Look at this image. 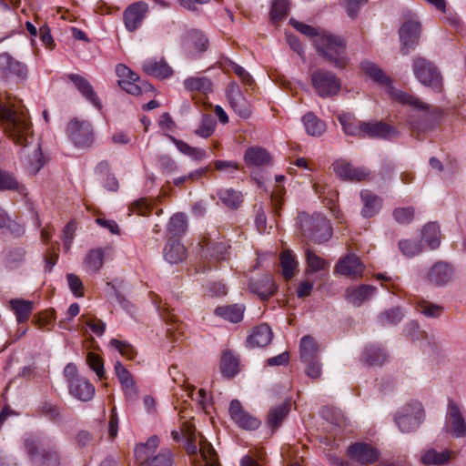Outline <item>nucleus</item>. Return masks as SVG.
Wrapping results in <instances>:
<instances>
[{
  "mask_svg": "<svg viewBox=\"0 0 466 466\" xmlns=\"http://www.w3.org/2000/svg\"><path fill=\"white\" fill-rule=\"evenodd\" d=\"M362 71L369 76L374 82L380 86H384L388 89L390 97L403 105H410L419 109H426L428 106L419 98L404 93L400 90L395 89L390 84L391 80L385 73L374 63L370 61H363L361 63Z\"/></svg>",
  "mask_w": 466,
  "mask_h": 466,
  "instance_id": "f03ea898",
  "label": "nucleus"
},
{
  "mask_svg": "<svg viewBox=\"0 0 466 466\" xmlns=\"http://www.w3.org/2000/svg\"><path fill=\"white\" fill-rule=\"evenodd\" d=\"M314 45L319 56L335 67L342 68L347 65L346 44L341 37L322 34L314 39Z\"/></svg>",
  "mask_w": 466,
  "mask_h": 466,
  "instance_id": "7ed1b4c3",
  "label": "nucleus"
},
{
  "mask_svg": "<svg viewBox=\"0 0 466 466\" xmlns=\"http://www.w3.org/2000/svg\"><path fill=\"white\" fill-rule=\"evenodd\" d=\"M299 222L303 236L317 243H322L329 239L332 229L329 221L321 214L299 215Z\"/></svg>",
  "mask_w": 466,
  "mask_h": 466,
  "instance_id": "20e7f679",
  "label": "nucleus"
},
{
  "mask_svg": "<svg viewBox=\"0 0 466 466\" xmlns=\"http://www.w3.org/2000/svg\"><path fill=\"white\" fill-rule=\"evenodd\" d=\"M413 73L416 78L424 86L436 91L442 88V76L436 66L422 57L415 58L412 66Z\"/></svg>",
  "mask_w": 466,
  "mask_h": 466,
  "instance_id": "423d86ee",
  "label": "nucleus"
},
{
  "mask_svg": "<svg viewBox=\"0 0 466 466\" xmlns=\"http://www.w3.org/2000/svg\"><path fill=\"white\" fill-rule=\"evenodd\" d=\"M311 84L317 94L324 98L338 95L341 87V82L334 73L321 68L311 74Z\"/></svg>",
  "mask_w": 466,
  "mask_h": 466,
  "instance_id": "0eeeda50",
  "label": "nucleus"
},
{
  "mask_svg": "<svg viewBox=\"0 0 466 466\" xmlns=\"http://www.w3.org/2000/svg\"><path fill=\"white\" fill-rule=\"evenodd\" d=\"M25 448L35 466H59L60 456L56 451L42 449L39 451L37 441L33 437L25 440Z\"/></svg>",
  "mask_w": 466,
  "mask_h": 466,
  "instance_id": "1a4fd4ad",
  "label": "nucleus"
},
{
  "mask_svg": "<svg viewBox=\"0 0 466 466\" xmlns=\"http://www.w3.org/2000/svg\"><path fill=\"white\" fill-rule=\"evenodd\" d=\"M360 198L363 203L361 209L362 217L365 218L374 217L381 208V198L367 189L361 190Z\"/></svg>",
  "mask_w": 466,
  "mask_h": 466,
  "instance_id": "c85d7f7f",
  "label": "nucleus"
},
{
  "mask_svg": "<svg viewBox=\"0 0 466 466\" xmlns=\"http://www.w3.org/2000/svg\"><path fill=\"white\" fill-rule=\"evenodd\" d=\"M116 73L118 77V85L128 94L139 96L152 89L150 84L141 82L139 76L123 64L116 66Z\"/></svg>",
  "mask_w": 466,
  "mask_h": 466,
  "instance_id": "6e6552de",
  "label": "nucleus"
},
{
  "mask_svg": "<svg viewBox=\"0 0 466 466\" xmlns=\"http://www.w3.org/2000/svg\"><path fill=\"white\" fill-rule=\"evenodd\" d=\"M446 425L448 431L455 438H461L466 435V422L461 414L459 405L452 400H449L448 411L446 415Z\"/></svg>",
  "mask_w": 466,
  "mask_h": 466,
  "instance_id": "2eb2a0df",
  "label": "nucleus"
},
{
  "mask_svg": "<svg viewBox=\"0 0 466 466\" xmlns=\"http://www.w3.org/2000/svg\"><path fill=\"white\" fill-rule=\"evenodd\" d=\"M144 461L147 463V466H172L174 454L169 448H162L157 454L147 456Z\"/></svg>",
  "mask_w": 466,
  "mask_h": 466,
  "instance_id": "c03bdc74",
  "label": "nucleus"
},
{
  "mask_svg": "<svg viewBox=\"0 0 466 466\" xmlns=\"http://www.w3.org/2000/svg\"><path fill=\"white\" fill-rule=\"evenodd\" d=\"M0 120L5 132L16 145L28 147L33 140V126L22 101L0 96Z\"/></svg>",
  "mask_w": 466,
  "mask_h": 466,
  "instance_id": "f257e3e1",
  "label": "nucleus"
},
{
  "mask_svg": "<svg viewBox=\"0 0 466 466\" xmlns=\"http://www.w3.org/2000/svg\"><path fill=\"white\" fill-rule=\"evenodd\" d=\"M202 248L203 257L208 264V268H216L215 263L228 258L229 246L224 240L204 239Z\"/></svg>",
  "mask_w": 466,
  "mask_h": 466,
  "instance_id": "ddd939ff",
  "label": "nucleus"
},
{
  "mask_svg": "<svg viewBox=\"0 0 466 466\" xmlns=\"http://www.w3.org/2000/svg\"><path fill=\"white\" fill-rule=\"evenodd\" d=\"M403 315L400 308H394L380 314L379 320L382 325L396 324L402 319Z\"/></svg>",
  "mask_w": 466,
  "mask_h": 466,
  "instance_id": "338daca9",
  "label": "nucleus"
},
{
  "mask_svg": "<svg viewBox=\"0 0 466 466\" xmlns=\"http://www.w3.org/2000/svg\"><path fill=\"white\" fill-rule=\"evenodd\" d=\"M349 455L361 464L372 463L379 458L378 451L370 444L357 442L350 446Z\"/></svg>",
  "mask_w": 466,
  "mask_h": 466,
  "instance_id": "a211bd4d",
  "label": "nucleus"
},
{
  "mask_svg": "<svg viewBox=\"0 0 466 466\" xmlns=\"http://www.w3.org/2000/svg\"><path fill=\"white\" fill-rule=\"evenodd\" d=\"M249 289L252 292L258 294L261 299H268L277 289L270 275H265L259 279L252 280L249 283Z\"/></svg>",
  "mask_w": 466,
  "mask_h": 466,
  "instance_id": "7c9ffc66",
  "label": "nucleus"
},
{
  "mask_svg": "<svg viewBox=\"0 0 466 466\" xmlns=\"http://www.w3.org/2000/svg\"><path fill=\"white\" fill-rule=\"evenodd\" d=\"M67 134L76 147H90L95 140L93 126L86 120H71L67 126Z\"/></svg>",
  "mask_w": 466,
  "mask_h": 466,
  "instance_id": "9b49d317",
  "label": "nucleus"
},
{
  "mask_svg": "<svg viewBox=\"0 0 466 466\" xmlns=\"http://www.w3.org/2000/svg\"><path fill=\"white\" fill-rule=\"evenodd\" d=\"M164 258L171 264L182 262L187 258V250L177 238H169L163 250Z\"/></svg>",
  "mask_w": 466,
  "mask_h": 466,
  "instance_id": "bb28decb",
  "label": "nucleus"
},
{
  "mask_svg": "<svg viewBox=\"0 0 466 466\" xmlns=\"http://www.w3.org/2000/svg\"><path fill=\"white\" fill-rule=\"evenodd\" d=\"M147 11L145 3L137 2L129 5L124 12L125 25L128 31H134L141 25Z\"/></svg>",
  "mask_w": 466,
  "mask_h": 466,
  "instance_id": "4be33fe9",
  "label": "nucleus"
},
{
  "mask_svg": "<svg viewBox=\"0 0 466 466\" xmlns=\"http://www.w3.org/2000/svg\"><path fill=\"white\" fill-rule=\"evenodd\" d=\"M306 132L312 137H319L326 130V125L314 114L307 113L302 118Z\"/></svg>",
  "mask_w": 466,
  "mask_h": 466,
  "instance_id": "ea45409f",
  "label": "nucleus"
},
{
  "mask_svg": "<svg viewBox=\"0 0 466 466\" xmlns=\"http://www.w3.org/2000/svg\"><path fill=\"white\" fill-rule=\"evenodd\" d=\"M187 217L183 213H177L171 217L168 225L167 232L170 235L169 238H177L187 231Z\"/></svg>",
  "mask_w": 466,
  "mask_h": 466,
  "instance_id": "4c0bfd02",
  "label": "nucleus"
},
{
  "mask_svg": "<svg viewBox=\"0 0 466 466\" xmlns=\"http://www.w3.org/2000/svg\"><path fill=\"white\" fill-rule=\"evenodd\" d=\"M142 67L147 75L157 78H167L173 73L171 67L163 59L159 61L154 58L147 59Z\"/></svg>",
  "mask_w": 466,
  "mask_h": 466,
  "instance_id": "2f4dec72",
  "label": "nucleus"
},
{
  "mask_svg": "<svg viewBox=\"0 0 466 466\" xmlns=\"http://www.w3.org/2000/svg\"><path fill=\"white\" fill-rule=\"evenodd\" d=\"M115 373L121 384V388L125 393L126 399L127 400H137V389L136 387L134 379L131 373L119 361H116L115 364Z\"/></svg>",
  "mask_w": 466,
  "mask_h": 466,
  "instance_id": "6ab92c4d",
  "label": "nucleus"
},
{
  "mask_svg": "<svg viewBox=\"0 0 466 466\" xmlns=\"http://www.w3.org/2000/svg\"><path fill=\"white\" fill-rule=\"evenodd\" d=\"M21 157L25 161V164L28 171L32 174L37 173L41 169V167L44 166L41 149L38 145H35L33 147L31 155L25 154V152H23V155Z\"/></svg>",
  "mask_w": 466,
  "mask_h": 466,
  "instance_id": "e433bc0d",
  "label": "nucleus"
},
{
  "mask_svg": "<svg viewBox=\"0 0 466 466\" xmlns=\"http://www.w3.org/2000/svg\"><path fill=\"white\" fill-rule=\"evenodd\" d=\"M362 136L375 138H390L396 135L395 129L383 122H362Z\"/></svg>",
  "mask_w": 466,
  "mask_h": 466,
  "instance_id": "b1692460",
  "label": "nucleus"
},
{
  "mask_svg": "<svg viewBox=\"0 0 466 466\" xmlns=\"http://www.w3.org/2000/svg\"><path fill=\"white\" fill-rule=\"evenodd\" d=\"M229 414L233 421L243 430L253 431L260 425V420L245 410L238 400L230 402Z\"/></svg>",
  "mask_w": 466,
  "mask_h": 466,
  "instance_id": "dca6fc26",
  "label": "nucleus"
},
{
  "mask_svg": "<svg viewBox=\"0 0 466 466\" xmlns=\"http://www.w3.org/2000/svg\"><path fill=\"white\" fill-rule=\"evenodd\" d=\"M335 175L343 181L362 182L370 177V171L365 167H355L346 159H338L331 165Z\"/></svg>",
  "mask_w": 466,
  "mask_h": 466,
  "instance_id": "9d476101",
  "label": "nucleus"
},
{
  "mask_svg": "<svg viewBox=\"0 0 466 466\" xmlns=\"http://www.w3.org/2000/svg\"><path fill=\"white\" fill-rule=\"evenodd\" d=\"M424 419L422 405L418 401H412L402 406L398 411L395 421L404 433L416 431Z\"/></svg>",
  "mask_w": 466,
  "mask_h": 466,
  "instance_id": "39448f33",
  "label": "nucleus"
},
{
  "mask_svg": "<svg viewBox=\"0 0 466 466\" xmlns=\"http://www.w3.org/2000/svg\"><path fill=\"white\" fill-rule=\"evenodd\" d=\"M96 172L100 175H106V179L104 182V187L110 191H116L118 188V182L116 177L109 173V165L106 161L100 162L96 168Z\"/></svg>",
  "mask_w": 466,
  "mask_h": 466,
  "instance_id": "6e6d98bb",
  "label": "nucleus"
},
{
  "mask_svg": "<svg viewBox=\"0 0 466 466\" xmlns=\"http://www.w3.org/2000/svg\"><path fill=\"white\" fill-rule=\"evenodd\" d=\"M282 275L285 279H290L298 268L299 262L290 250H285L280 255Z\"/></svg>",
  "mask_w": 466,
  "mask_h": 466,
  "instance_id": "79ce46f5",
  "label": "nucleus"
},
{
  "mask_svg": "<svg viewBox=\"0 0 466 466\" xmlns=\"http://www.w3.org/2000/svg\"><path fill=\"white\" fill-rule=\"evenodd\" d=\"M10 307L16 316L19 323L26 321L34 309V303L23 299L10 300Z\"/></svg>",
  "mask_w": 466,
  "mask_h": 466,
  "instance_id": "72a5a7b5",
  "label": "nucleus"
},
{
  "mask_svg": "<svg viewBox=\"0 0 466 466\" xmlns=\"http://www.w3.org/2000/svg\"><path fill=\"white\" fill-rule=\"evenodd\" d=\"M456 454V451L448 449L438 451L433 448H429L423 451L420 461L424 465L443 466L448 464L451 459L455 458Z\"/></svg>",
  "mask_w": 466,
  "mask_h": 466,
  "instance_id": "5701e85b",
  "label": "nucleus"
},
{
  "mask_svg": "<svg viewBox=\"0 0 466 466\" xmlns=\"http://www.w3.org/2000/svg\"><path fill=\"white\" fill-rule=\"evenodd\" d=\"M86 362L91 370H93L99 379L104 378L105 369L104 361L101 357L94 352H88L86 356Z\"/></svg>",
  "mask_w": 466,
  "mask_h": 466,
  "instance_id": "69168bd1",
  "label": "nucleus"
},
{
  "mask_svg": "<svg viewBox=\"0 0 466 466\" xmlns=\"http://www.w3.org/2000/svg\"><path fill=\"white\" fill-rule=\"evenodd\" d=\"M244 311V305L234 304L218 307L216 308L214 313L225 320L230 321L232 323H238L242 320Z\"/></svg>",
  "mask_w": 466,
  "mask_h": 466,
  "instance_id": "473e14b6",
  "label": "nucleus"
},
{
  "mask_svg": "<svg viewBox=\"0 0 466 466\" xmlns=\"http://www.w3.org/2000/svg\"><path fill=\"white\" fill-rule=\"evenodd\" d=\"M335 271L338 274L351 279H358L362 276L364 265L360 260L359 257L354 254H348L338 261Z\"/></svg>",
  "mask_w": 466,
  "mask_h": 466,
  "instance_id": "f3484780",
  "label": "nucleus"
},
{
  "mask_svg": "<svg viewBox=\"0 0 466 466\" xmlns=\"http://www.w3.org/2000/svg\"><path fill=\"white\" fill-rule=\"evenodd\" d=\"M300 359L303 362H309L317 359L318 345L310 336H304L300 340Z\"/></svg>",
  "mask_w": 466,
  "mask_h": 466,
  "instance_id": "37998d69",
  "label": "nucleus"
},
{
  "mask_svg": "<svg viewBox=\"0 0 466 466\" xmlns=\"http://www.w3.org/2000/svg\"><path fill=\"white\" fill-rule=\"evenodd\" d=\"M69 392L75 398L82 400H90L95 394L94 386L85 378L74 380L69 385Z\"/></svg>",
  "mask_w": 466,
  "mask_h": 466,
  "instance_id": "c756f323",
  "label": "nucleus"
},
{
  "mask_svg": "<svg viewBox=\"0 0 466 466\" xmlns=\"http://www.w3.org/2000/svg\"><path fill=\"white\" fill-rule=\"evenodd\" d=\"M25 189V187L20 185L12 174L0 170V190H16L24 193Z\"/></svg>",
  "mask_w": 466,
  "mask_h": 466,
  "instance_id": "603ef678",
  "label": "nucleus"
},
{
  "mask_svg": "<svg viewBox=\"0 0 466 466\" xmlns=\"http://www.w3.org/2000/svg\"><path fill=\"white\" fill-rule=\"evenodd\" d=\"M289 11V0H274L271 8V19L274 23H278L285 19Z\"/></svg>",
  "mask_w": 466,
  "mask_h": 466,
  "instance_id": "3c124183",
  "label": "nucleus"
},
{
  "mask_svg": "<svg viewBox=\"0 0 466 466\" xmlns=\"http://www.w3.org/2000/svg\"><path fill=\"white\" fill-rule=\"evenodd\" d=\"M244 159L248 166H262L269 162V155L264 148L250 147L247 149Z\"/></svg>",
  "mask_w": 466,
  "mask_h": 466,
  "instance_id": "58836bf2",
  "label": "nucleus"
},
{
  "mask_svg": "<svg viewBox=\"0 0 466 466\" xmlns=\"http://www.w3.org/2000/svg\"><path fill=\"white\" fill-rule=\"evenodd\" d=\"M453 268L446 262L434 264L427 273V280L436 286L447 284L453 277Z\"/></svg>",
  "mask_w": 466,
  "mask_h": 466,
  "instance_id": "412c9836",
  "label": "nucleus"
},
{
  "mask_svg": "<svg viewBox=\"0 0 466 466\" xmlns=\"http://www.w3.org/2000/svg\"><path fill=\"white\" fill-rule=\"evenodd\" d=\"M109 345L115 348L122 356L127 358L128 360H133L137 355L136 350L127 341L112 339L109 341Z\"/></svg>",
  "mask_w": 466,
  "mask_h": 466,
  "instance_id": "e2e57ef3",
  "label": "nucleus"
},
{
  "mask_svg": "<svg viewBox=\"0 0 466 466\" xmlns=\"http://www.w3.org/2000/svg\"><path fill=\"white\" fill-rule=\"evenodd\" d=\"M219 200L228 208H238L243 201L241 192L232 188H220L217 192Z\"/></svg>",
  "mask_w": 466,
  "mask_h": 466,
  "instance_id": "c9c22d12",
  "label": "nucleus"
},
{
  "mask_svg": "<svg viewBox=\"0 0 466 466\" xmlns=\"http://www.w3.org/2000/svg\"><path fill=\"white\" fill-rule=\"evenodd\" d=\"M387 358L384 350L379 346H370L366 349L364 360L370 365H380Z\"/></svg>",
  "mask_w": 466,
  "mask_h": 466,
  "instance_id": "8fccbe9b",
  "label": "nucleus"
},
{
  "mask_svg": "<svg viewBox=\"0 0 466 466\" xmlns=\"http://www.w3.org/2000/svg\"><path fill=\"white\" fill-rule=\"evenodd\" d=\"M0 71L4 75H13L21 80L27 77L26 66L13 58L8 53L0 54Z\"/></svg>",
  "mask_w": 466,
  "mask_h": 466,
  "instance_id": "aec40b11",
  "label": "nucleus"
},
{
  "mask_svg": "<svg viewBox=\"0 0 466 466\" xmlns=\"http://www.w3.org/2000/svg\"><path fill=\"white\" fill-rule=\"evenodd\" d=\"M69 78L87 101H89L96 108L99 110L102 108L98 96L91 84L86 79L76 74L69 75Z\"/></svg>",
  "mask_w": 466,
  "mask_h": 466,
  "instance_id": "393cba45",
  "label": "nucleus"
},
{
  "mask_svg": "<svg viewBox=\"0 0 466 466\" xmlns=\"http://www.w3.org/2000/svg\"><path fill=\"white\" fill-rule=\"evenodd\" d=\"M416 310L428 318H437L441 316L443 308L440 305L431 303L426 300H420L416 303Z\"/></svg>",
  "mask_w": 466,
  "mask_h": 466,
  "instance_id": "13d9d810",
  "label": "nucleus"
},
{
  "mask_svg": "<svg viewBox=\"0 0 466 466\" xmlns=\"http://www.w3.org/2000/svg\"><path fill=\"white\" fill-rule=\"evenodd\" d=\"M216 125V120L211 115H204L199 127L195 130V134L200 137L208 138L214 133Z\"/></svg>",
  "mask_w": 466,
  "mask_h": 466,
  "instance_id": "5fc2aeb1",
  "label": "nucleus"
},
{
  "mask_svg": "<svg viewBox=\"0 0 466 466\" xmlns=\"http://www.w3.org/2000/svg\"><path fill=\"white\" fill-rule=\"evenodd\" d=\"M375 288L370 285H360L358 287H350L346 289V300L357 307L368 300L375 292Z\"/></svg>",
  "mask_w": 466,
  "mask_h": 466,
  "instance_id": "a878e982",
  "label": "nucleus"
},
{
  "mask_svg": "<svg viewBox=\"0 0 466 466\" xmlns=\"http://www.w3.org/2000/svg\"><path fill=\"white\" fill-rule=\"evenodd\" d=\"M285 177L282 175L276 176L277 186L271 193V202L276 214L279 213L281 205V199L285 193V189L279 184L284 180Z\"/></svg>",
  "mask_w": 466,
  "mask_h": 466,
  "instance_id": "0e129e2a",
  "label": "nucleus"
},
{
  "mask_svg": "<svg viewBox=\"0 0 466 466\" xmlns=\"http://www.w3.org/2000/svg\"><path fill=\"white\" fill-rule=\"evenodd\" d=\"M399 248L406 257H414L422 250L421 244L416 240L404 239L399 242Z\"/></svg>",
  "mask_w": 466,
  "mask_h": 466,
  "instance_id": "680f3d73",
  "label": "nucleus"
},
{
  "mask_svg": "<svg viewBox=\"0 0 466 466\" xmlns=\"http://www.w3.org/2000/svg\"><path fill=\"white\" fill-rule=\"evenodd\" d=\"M187 43L192 45L198 51H206L208 47V40L203 33L198 30L190 31L187 35Z\"/></svg>",
  "mask_w": 466,
  "mask_h": 466,
  "instance_id": "052dcab7",
  "label": "nucleus"
},
{
  "mask_svg": "<svg viewBox=\"0 0 466 466\" xmlns=\"http://www.w3.org/2000/svg\"><path fill=\"white\" fill-rule=\"evenodd\" d=\"M422 238L431 249H435L441 243L440 227L436 223H429L422 229Z\"/></svg>",
  "mask_w": 466,
  "mask_h": 466,
  "instance_id": "de8ad7c7",
  "label": "nucleus"
},
{
  "mask_svg": "<svg viewBox=\"0 0 466 466\" xmlns=\"http://www.w3.org/2000/svg\"><path fill=\"white\" fill-rule=\"evenodd\" d=\"M232 109L242 118H248L251 115V107L243 95L238 96L228 101Z\"/></svg>",
  "mask_w": 466,
  "mask_h": 466,
  "instance_id": "864d4df0",
  "label": "nucleus"
},
{
  "mask_svg": "<svg viewBox=\"0 0 466 466\" xmlns=\"http://www.w3.org/2000/svg\"><path fill=\"white\" fill-rule=\"evenodd\" d=\"M185 88L190 92L208 94L212 90L211 81L206 76H192L185 79Z\"/></svg>",
  "mask_w": 466,
  "mask_h": 466,
  "instance_id": "f704fd0d",
  "label": "nucleus"
},
{
  "mask_svg": "<svg viewBox=\"0 0 466 466\" xmlns=\"http://www.w3.org/2000/svg\"><path fill=\"white\" fill-rule=\"evenodd\" d=\"M160 440L158 436L152 435L147 439L146 443L140 444L136 448L137 458L144 462L147 459V456H151L155 453L158 448Z\"/></svg>",
  "mask_w": 466,
  "mask_h": 466,
  "instance_id": "49530a36",
  "label": "nucleus"
},
{
  "mask_svg": "<svg viewBox=\"0 0 466 466\" xmlns=\"http://www.w3.org/2000/svg\"><path fill=\"white\" fill-rule=\"evenodd\" d=\"M186 450L189 455H198L199 453L205 462V466H220L214 448L202 436H200L198 445L196 436L188 433Z\"/></svg>",
  "mask_w": 466,
  "mask_h": 466,
  "instance_id": "f8f14e48",
  "label": "nucleus"
},
{
  "mask_svg": "<svg viewBox=\"0 0 466 466\" xmlns=\"http://www.w3.org/2000/svg\"><path fill=\"white\" fill-rule=\"evenodd\" d=\"M339 121L345 134L349 136H362V122L358 121L352 115L342 114L339 116Z\"/></svg>",
  "mask_w": 466,
  "mask_h": 466,
  "instance_id": "a18cd8bd",
  "label": "nucleus"
},
{
  "mask_svg": "<svg viewBox=\"0 0 466 466\" xmlns=\"http://www.w3.org/2000/svg\"><path fill=\"white\" fill-rule=\"evenodd\" d=\"M420 31V24L415 20H408L401 25L399 34L403 55H407L410 49H413L419 44Z\"/></svg>",
  "mask_w": 466,
  "mask_h": 466,
  "instance_id": "4468645a",
  "label": "nucleus"
},
{
  "mask_svg": "<svg viewBox=\"0 0 466 466\" xmlns=\"http://www.w3.org/2000/svg\"><path fill=\"white\" fill-rule=\"evenodd\" d=\"M393 218L400 224H409L414 218V209L410 207L395 208Z\"/></svg>",
  "mask_w": 466,
  "mask_h": 466,
  "instance_id": "774afa93",
  "label": "nucleus"
},
{
  "mask_svg": "<svg viewBox=\"0 0 466 466\" xmlns=\"http://www.w3.org/2000/svg\"><path fill=\"white\" fill-rule=\"evenodd\" d=\"M273 337L270 327L264 323L253 329L251 334L248 336L247 344L249 348L264 347L268 345Z\"/></svg>",
  "mask_w": 466,
  "mask_h": 466,
  "instance_id": "cd10ccee",
  "label": "nucleus"
},
{
  "mask_svg": "<svg viewBox=\"0 0 466 466\" xmlns=\"http://www.w3.org/2000/svg\"><path fill=\"white\" fill-rule=\"evenodd\" d=\"M307 258V271L309 273H315L320 270H324L328 268L329 264L320 257L317 256L314 252L308 249L306 251Z\"/></svg>",
  "mask_w": 466,
  "mask_h": 466,
  "instance_id": "4d7b16f0",
  "label": "nucleus"
},
{
  "mask_svg": "<svg viewBox=\"0 0 466 466\" xmlns=\"http://www.w3.org/2000/svg\"><path fill=\"white\" fill-rule=\"evenodd\" d=\"M220 367L225 376L233 377L238 372V360L230 352H224Z\"/></svg>",
  "mask_w": 466,
  "mask_h": 466,
  "instance_id": "bf43d9fd",
  "label": "nucleus"
},
{
  "mask_svg": "<svg viewBox=\"0 0 466 466\" xmlns=\"http://www.w3.org/2000/svg\"><path fill=\"white\" fill-rule=\"evenodd\" d=\"M289 410V405L286 403L280 404L272 408L268 416V425L275 431L286 418Z\"/></svg>",
  "mask_w": 466,
  "mask_h": 466,
  "instance_id": "09e8293b",
  "label": "nucleus"
},
{
  "mask_svg": "<svg viewBox=\"0 0 466 466\" xmlns=\"http://www.w3.org/2000/svg\"><path fill=\"white\" fill-rule=\"evenodd\" d=\"M104 252L101 248L91 249L84 260L85 268L88 273H96L103 266Z\"/></svg>",
  "mask_w": 466,
  "mask_h": 466,
  "instance_id": "a19ab883",
  "label": "nucleus"
}]
</instances>
